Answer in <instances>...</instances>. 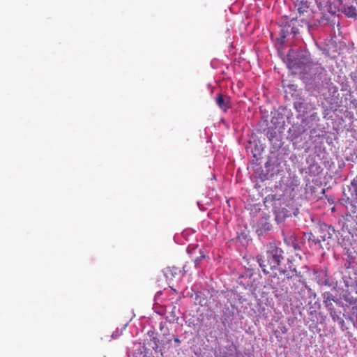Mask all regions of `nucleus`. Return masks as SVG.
<instances>
[{
    "mask_svg": "<svg viewBox=\"0 0 357 357\" xmlns=\"http://www.w3.org/2000/svg\"><path fill=\"white\" fill-rule=\"evenodd\" d=\"M289 36L288 35V27L282 26L280 31V38L278 39L280 44H284L285 42V38Z\"/></svg>",
    "mask_w": 357,
    "mask_h": 357,
    "instance_id": "9",
    "label": "nucleus"
},
{
    "mask_svg": "<svg viewBox=\"0 0 357 357\" xmlns=\"http://www.w3.org/2000/svg\"><path fill=\"white\" fill-rule=\"evenodd\" d=\"M275 220H276L277 221H281V220H280V217H279V215H276V216H275Z\"/></svg>",
    "mask_w": 357,
    "mask_h": 357,
    "instance_id": "18",
    "label": "nucleus"
},
{
    "mask_svg": "<svg viewBox=\"0 0 357 357\" xmlns=\"http://www.w3.org/2000/svg\"><path fill=\"white\" fill-rule=\"evenodd\" d=\"M174 340L177 344H179L181 342L180 340L178 337H174Z\"/></svg>",
    "mask_w": 357,
    "mask_h": 357,
    "instance_id": "16",
    "label": "nucleus"
},
{
    "mask_svg": "<svg viewBox=\"0 0 357 357\" xmlns=\"http://www.w3.org/2000/svg\"><path fill=\"white\" fill-rule=\"evenodd\" d=\"M352 185L354 189V194L357 198V178L354 179V181L352 182Z\"/></svg>",
    "mask_w": 357,
    "mask_h": 357,
    "instance_id": "13",
    "label": "nucleus"
},
{
    "mask_svg": "<svg viewBox=\"0 0 357 357\" xmlns=\"http://www.w3.org/2000/svg\"><path fill=\"white\" fill-rule=\"evenodd\" d=\"M310 6V3L308 2L307 0H297V2L295 4L297 15L295 18L298 19L303 23L308 24L309 19L312 15Z\"/></svg>",
    "mask_w": 357,
    "mask_h": 357,
    "instance_id": "2",
    "label": "nucleus"
},
{
    "mask_svg": "<svg viewBox=\"0 0 357 357\" xmlns=\"http://www.w3.org/2000/svg\"><path fill=\"white\" fill-rule=\"evenodd\" d=\"M215 102L220 109L223 112H227L231 107L230 98L228 96L218 93L215 97Z\"/></svg>",
    "mask_w": 357,
    "mask_h": 357,
    "instance_id": "5",
    "label": "nucleus"
},
{
    "mask_svg": "<svg viewBox=\"0 0 357 357\" xmlns=\"http://www.w3.org/2000/svg\"><path fill=\"white\" fill-rule=\"evenodd\" d=\"M201 256L195 259V263L197 264L199 261H200L202 258L205 257L204 252L202 250H199Z\"/></svg>",
    "mask_w": 357,
    "mask_h": 357,
    "instance_id": "14",
    "label": "nucleus"
},
{
    "mask_svg": "<svg viewBox=\"0 0 357 357\" xmlns=\"http://www.w3.org/2000/svg\"><path fill=\"white\" fill-rule=\"evenodd\" d=\"M343 228H345L349 232L355 227L357 224V216L351 214H347L344 218Z\"/></svg>",
    "mask_w": 357,
    "mask_h": 357,
    "instance_id": "6",
    "label": "nucleus"
},
{
    "mask_svg": "<svg viewBox=\"0 0 357 357\" xmlns=\"http://www.w3.org/2000/svg\"><path fill=\"white\" fill-rule=\"evenodd\" d=\"M337 237V235L335 229L326 225L315 231L314 233L305 234L302 237L301 243L303 245L307 244L308 245L317 244L321 245V243L324 245H335L337 243V245H342V243L336 241Z\"/></svg>",
    "mask_w": 357,
    "mask_h": 357,
    "instance_id": "1",
    "label": "nucleus"
},
{
    "mask_svg": "<svg viewBox=\"0 0 357 357\" xmlns=\"http://www.w3.org/2000/svg\"><path fill=\"white\" fill-rule=\"evenodd\" d=\"M251 239L249 238V231L247 228H244L241 231L237 232V236L232 241L235 244L240 245H248L250 243Z\"/></svg>",
    "mask_w": 357,
    "mask_h": 357,
    "instance_id": "4",
    "label": "nucleus"
},
{
    "mask_svg": "<svg viewBox=\"0 0 357 357\" xmlns=\"http://www.w3.org/2000/svg\"><path fill=\"white\" fill-rule=\"evenodd\" d=\"M328 93H329L331 96L336 97V96L337 95L338 87L336 85L333 84V83H331L328 85Z\"/></svg>",
    "mask_w": 357,
    "mask_h": 357,
    "instance_id": "11",
    "label": "nucleus"
},
{
    "mask_svg": "<svg viewBox=\"0 0 357 357\" xmlns=\"http://www.w3.org/2000/svg\"><path fill=\"white\" fill-rule=\"evenodd\" d=\"M284 27H288V35L290 36H291V24H290V22L289 24H287L284 26Z\"/></svg>",
    "mask_w": 357,
    "mask_h": 357,
    "instance_id": "15",
    "label": "nucleus"
},
{
    "mask_svg": "<svg viewBox=\"0 0 357 357\" xmlns=\"http://www.w3.org/2000/svg\"><path fill=\"white\" fill-rule=\"evenodd\" d=\"M298 19L293 17L290 20V24H291V34L292 36V38H294L296 34L299 33V29L296 26H295V24L297 22Z\"/></svg>",
    "mask_w": 357,
    "mask_h": 357,
    "instance_id": "10",
    "label": "nucleus"
},
{
    "mask_svg": "<svg viewBox=\"0 0 357 357\" xmlns=\"http://www.w3.org/2000/svg\"><path fill=\"white\" fill-rule=\"evenodd\" d=\"M315 3L317 4L319 10H322L324 8V5L322 3L321 0H314Z\"/></svg>",
    "mask_w": 357,
    "mask_h": 357,
    "instance_id": "12",
    "label": "nucleus"
},
{
    "mask_svg": "<svg viewBox=\"0 0 357 357\" xmlns=\"http://www.w3.org/2000/svg\"><path fill=\"white\" fill-rule=\"evenodd\" d=\"M344 13L349 17H353L356 15V9L353 6H349L344 8Z\"/></svg>",
    "mask_w": 357,
    "mask_h": 357,
    "instance_id": "8",
    "label": "nucleus"
},
{
    "mask_svg": "<svg viewBox=\"0 0 357 357\" xmlns=\"http://www.w3.org/2000/svg\"><path fill=\"white\" fill-rule=\"evenodd\" d=\"M271 249L266 252V256L273 266H279L281 261L285 258L284 252L279 247H271Z\"/></svg>",
    "mask_w": 357,
    "mask_h": 357,
    "instance_id": "3",
    "label": "nucleus"
},
{
    "mask_svg": "<svg viewBox=\"0 0 357 357\" xmlns=\"http://www.w3.org/2000/svg\"><path fill=\"white\" fill-rule=\"evenodd\" d=\"M284 241L287 245H298L296 238L294 234L284 235Z\"/></svg>",
    "mask_w": 357,
    "mask_h": 357,
    "instance_id": "7",
    "label": "nucleus"
},
{
    "mask_svg": "<svg viewBox=\"0 0 357 357\" xmlns=\"http://www.w3.org/2000/svg\"><path fill=\"white\" fill-rule=\"evenodd\" d=\"M257 259H258V261L259 262L260 266H262V264L260 262V261L261 260V256H258Z\"/></svg>",
    "mask_w": 357,
    "mask_h": 357,
    "instance_id": "17",
    "label": "nucleus"
}]
</instances>
